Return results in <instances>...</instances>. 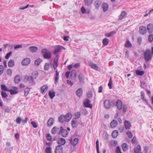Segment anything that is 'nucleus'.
<instances>
[{"instance_id":"nucleus-1","label":"nucleus","mask_w":153,"mask_h":153,"mask_svg":"<svg viewBox=\"0 0 153 153\" xmlns=\"http://www.w3.org/2000/svg\"><path fill=\"white\" fill-rule=\"evenodd\" d=\"M145 61L147 62L150 60L152 58L153 55L151 53V50L148 49L145 51L143 54Z\"/></svg>"},{"instance_id":"nucleus-2","label":"nucleus","mask_w":153,"mask_h":153,"mask_svg":"<svg viewBox=\"0 0 153 153\" xmlns=\"http://www.w3.org/2000/svg\"><path fill=\"white\" fill-rule=\"evenodd\" d=\"M41 53L43 55L44 58L46 59H49L52 57L51 53L47 49L45 48L42 50Z\"/></svg>"},{"instance_id":"nucleus-3","label":"nucleus","mask_w":153,"mask_h":153,"mask_svg":"<svg viewBox=\"0 0 153 153\" xmlns=\"http://www.w3.org/2000/svg\"><path fill=\"white\" fill-rule=\"evenodd\" d=\"M61 134L62 136L63 137H66L68 135V132L65 129H63L62 126L60 127V130L58 132V134Z\"/></svg>"},{"instance_id":"nucleus-4","label":"nucleus","mask_w":153,"mask_h":153,"mask_svg":"<svg viewBox=\"0 0 153 153\" xmlns=\"http://www.w3.org/2000/svg\"><path fill=\"white\" fill-rule=\"evenodd\" d=\"M24 80L26 82H28L29 83L34 84V80L31 76L25 75L24 76Z\"/></svg>"},{"instance_id":"nucleus-5","label":"nucleus","mask_w":153,"mask_h":153,"mask_svg":"<svg viewBox=\"0 0 153 153\" xmlns=\"http://www.w3.org/2000/svg\"><path fill=\"white\" fill-rule=\"evenodd\" d=\"M104 104L105 107L106 109H109L112 106L111 102L107 100H105Z\"/></svg>"},{"instance_id":"nucleus-6","label":"nucleus","mask_w":153,"mask_h":153,"mask_svg":"<svg viewBox=\"0 0 153 153\" xmlns=\"http://www.w3.org/2000/svg\"><path fill=\"white\" fill-rule=\"evenodd\" d=\"M64 48V47L59 45L57 46L55 48L54 51L53 53L55 55H56L58 53L61 52V50Z\"/></svg>"},{"instance_id":"nucleus-7","label":"nucleus","mask_w":153,"mask_h":153,"mask_svg":"<svg viewBox=\"0 0 153 153\" xmlns=\"http://www.w3.org/2000/svg\"><path fill=\"white\" fill-rule=\"evenodd\" d=\"M57 143L58 144H60L61 146H64L66 143L65 140L62 138H58L57 140Z\"/></svg>"},{"instance_id":"nucleus-8","label":"nucleus","mask_w":153,"mask_h":153,"mask_svg":"<svg viewBox=\"0 0 153 153\" xmlns=\"http://www.w3.org/2000/svg\"><path fill=\"white\" fill-rule=\"evenodd\" d=\"M139 31L142 35L145 34L147 32V29L146 27L141 26L139 28Z\"/></svg>"},{"instance_id":"nucleus-9","label":"nucleus","mask_w":153,"mask_h":153,"mask_svg":"<svg viewBox=\"0 0 153 153\" xmlns=\"http://www.w3.org/2000/svg\"><path fill=\"white\" fill-rule=\"evenodd\" d=\"M30 62V60L29 58H25L23 59L22 62V64L23 65H27Z\"/></svg>"},{"instance_id":"nucleus-10","label":"nucleus","mask_w":153,"mask_h":153,"mask_svg":"<svg viewBox=\"0 0 153 153\" xmlns=\"http://www.w3.org/2000/svg\"><path fill=\"white\" fill-rule=\"evenodd\" d=\"M63 151V147L61 145H58L56 148L55 153H62Z\"/></svg>"},{"instance_id":"nucleus-11","label":"nucleus","mask_w":153,"mask_h":153,"mask_svg":"<svg viewBox=\"0 0 153 153\" xmlns=\"http://www.w3.org/2000/svg\"><path fill=\"white\" fill-rule=\"evenodd\" d=\"M147 30L148 33H152L153 32V24H149L147 26Z\"/></svg>"},{"instance_id":"nucleus-12","label":"nucleus","mask_w":153,"mask_h":153,"mask_svg":"<svg viewBox=\"0 0 153 153\" xmlns=\"http://www.w3.org/2000/svg\"><path fill=\"white\" fill-rule=\"evenodd\" d=\"M89 65L90 67L92 69L95 70L96 71H99L100 69V68L96 65V64L93 63V62L90 63Z\"/></svg>"},{"instance_id":"nucleus-13","label":"nucleus","mask_w":153,"mask_h":153,"mask_svg":"<svg viewBox=\"0 0 153 153\" xmlns=\"http://www.w3.org/2000/svg\"><path fill=\"white\" fill-rule=\"evenodd\" d=\"M65 119V122H68L71 119L72 117V114L71 113H68L66 115H64Z\"/></svg>"},{"instance_id":"nucleus-14","label":"nucleus","mask_w":153,"mask_h":153,"mask_svg":"<svg viewBox=\"0 0 153 153\" xmlns=\"http://www.w3.org/2000/svg\"><path fill=\"white\" fill-rule=\"evenodd\" d=\"M54 122V120L52 117H51L48 120L47 125L48 127H50L52 126Z\"/></svg>"},{"instance_id":"nucleus-15","label":"nucleus","mask_w":153,"mask_h":153,"mask_svg":"<svg viewBox=\"0 0 153 153\" xmlns=\"http://www.w3.org/2000/svg\"><path fill=\"white\" fill-rule=\"evenodd\" d=\"M90 101L89 100L86 99V101L83 103V104L85 107L92 108V105L91 104H90Z\"/></svg>"},{"instance_id":"nucleus-16","label":"nucleus","mask_w":153,"mask_h":153,"mask_svg":"<svg viewBox=\"0 0 153 153\" xmlns=\"http://www.w3.org/2000/svg\"><path fill=\"white\" fill-rule=\"evenodd\" d=\"M116 105L118 109L121 110L122 108L123 103L121 100H118L116 102Z\"/></svg>"},{"instance_id":"nucleus-17","label":"nucleus","mask_w":153,"mask_h":153,"mask_svg":"<svg viewBox=\"0 0 153 153\" xmlns=\"http://www.w3.org/2000/svg\"><path fill=\"white\" fill-rule=\"evenodd\" d=\"M8 91L10 92V94L12 95H14L18 93V89L17 87H15L13 89L9 90Z\"/></svg>"},{"instance_id":"nucleus-18","label":"nucleus","mask_w":153,"mask_h":153,"mask_svg":"<svg viewBox=\"0 0 153 153\" xmlns=\"http://www.w3.org/2000/svg\"><path fill=\"white\" fill-rule=\"evenodd\" d=\"M59 130H60V128L56 126H55L52 128L51 132L52 134H55L57 133H58Z\"/></svg>"},{"instance_id":"nucleus-19","label":"nucleus","mask_w":153,"mask_h":153,"mask_svg":"<svg viewBox=\"0 0 153 153\" xmlns=\"http://www.w3.org/2000/svg\"><path fill=\"white\" fill-rule=\"evenodd\" d=\"M29 50L32 53L36 52L38 50V48L36 46H33L30 47Z\"/></svg>"},{"instance_id":"nucleus-20","label":"nucleus","mask_w":153,"mask_h":153,"mask_svg":"<svg viewBox=\"0 0 153 153\" xmlns=\"http://www.w3.org/2000/svg\"><path fill=\"white\" fill-rule=\"evenodd\" d=\"M71 124L73 128H76L77 126V120L76 119L73 118L71 121Z\"/></svg>"},{"instance_id":"nucleus-21","label":"nucleus","mask_w":153,"mask_h":153,"mask_svg":"<svg viewBox=\"0 0 153 153\" xmlns=\"http://www.w3.org/2000/svg\"><path fill=\"white\" fill-rule=\"evenodd\" d=\"M83 92L82 89L81 88H79L76 91V95L79 97L82 96Z\"/></svg>"},{"instance_id":"nucleus-22","label":"nucleus","mask_w":153,"mask_h":153,"mask_svg":"<svg viewBox=\"0 0 153 153\" xmlns=\"http://www.w3.org/2000/svg\"><path fill=\"white\" fill-rule=\"evenodd\" d=\"M79 141V139L77 137L75 138L73 140L71 141V143L73 145V146H76L78 143Z\"/></svg>"},{"instance_id":"nucleus-23","label":"nucleus","mask_w":153,"mask_h":153,"mask_svg":"<svg viewBox=\"0 0 153 153\" xmlns=\"http://www.w3.org/2000/svg\"><path fill=\"white\" fill-rule=\"evenodd\" d=\"M48 87L45 85L42 86L41 88V92L42 94H44L46 91H47L48 89Z\"/></svg>"},{"instance_id":"nucleus-24","label":"nucleus","mask_w":153,"mask_h":153,"mask_svg":"<svg viewBox=\"0 0 153 153\" xmlns=\"http://www.w3.org/2000/svg\"><path fill=\"white\" fill-rule=\"evenodd\" d=\"M117 125V122L115 120H113L110 123V126L111 128H114L116 127Z\"/></svg>"},{"instance_id":"nucleus-25","label":"nucleus","mask_w":153,"mask_h":153,"mask_svg":"<svg viewBox=\"0 0 153 153\" xmlns=\"http://www.w3.org/2000/svg\"><path fill=\"white\" fill-rule=\"evenodd\" d=\"M122 148L124 152H126L128 150V146L127 144L126 143H123L122 145Z\"/></svg>"},{"instance_id":"nucleus-26","label":"nucleus","mask_w":153,"mask_h":153,"mask_svg":"<svg viewBox=\"0 0 153 153\" xmlns=\"http://www.w3.org/2000/svg\"><path fill=\"white\" fill-rule=\"evenodd\" d=\"M101 1L100 0H97L94 2V5L95 7L98 9L101 4Z\"/></svg>"},{"instance_id":"nucleus-27","label":"nucleus","mask_w":153,"mask_h":153,"mask_svg":"<svg viewBox=\"0 0 153 153\" xmlns=\"http://www.w3.org/2000/svg\"><path fill=\"white\" fill-rule=\"evenodd\" d=\"M125 126L126 129H129L131 126V124L128 121L126 120L124 122Z\"/></svg>"},{"instance_id":"nucleus-28","label":"nucleus","mask_w":153,"mask_h":153,"mask_svg":"<svg viewBox=\"0 0 153 153\" xmlns=\"http://www.w3.org/2000/svg\"><path fill=\"white\" fill-rule=\"evenodd\" d=\"M127 14V13L125 11H122L119 16V20H121Z\"/></svg>"},{"instance_id":"nucleus-29","label":"nucleus","mask_w":153,"mask_h":153,"mask_svg":"<svg viewBox=\"0 0 153 153\" xmlns=\"http://www.w3.org/2000/svg\"><path fill=\"white\" fill-rule=\"evenodd\" d=\"M49 96L51 99H53L55 96V91H50L49 92Z\"/></svg>"},{"instance_id":"nucleus-30","label":"nucleus","mask_w":153,"mask_h":153,"mask_svg":"<svg viewBox=\"0 0 153 153\" xmlns=\"http://www.w3.org/2000/svg\"><path fill=\"white\" fill-rule=\"evenodd\" d=\"M78 79L80 83H83L84 82V76L82 74H81L79 75Z\"/></svg>"},{"instance_id":"nucleus-31","label":"nucleus","mask_w":153,"mask_h":153,"mask_svg":"<svg viewBox=\"0 0 153 153\" xmlns=\"http://www.w3.org/2000/svg\"><path fill=\"white\" fill-rule=\"evenodd\" d=\"M102 7L103 9V11L105 12L108 10V6L107 3H104L102 4Z\"/></svg>"},{"instance_id":"nucleus-32","label":"nucleus","mask_w":153,"mask_h":153,"mask_svg":"<svg viewBox=\"0 0 153 153\" xmlns=\"http://www.w3.org/2000/svg\"><path fill=\"white\" fill-rule=\"evenodd\" d=\"M141 150V148L140 145H137L136 147H135L134 152L135 153H139Z\"/></svg>"},{"instance_id":"nucleus-33","label":"nucleus","mask_w":153,"mask_h":153,"mask_svg":"<svg viewBox=\"0 0 153 153\" xmlns=\"http://www.w3.org/2000/svg\"><path fill=\"white\" fill-rule=\"evenodd\" d=\"M59 78V72L57 70L56 71V75L55 77V84L57 83L58 81Z\"/></svg>"},{"instance_id":"nucleus-34","label":"nucleus","mask_w":153,"mask_h":153,"mask_svg":"<svg viewBox=\"0 0 153 153\" xmlns=\"http://www.w3.org/2000/svg\"><path fill=\"white\" fill-rule=\"evenodd\" d=\"M38 76V72L37 71H35L32 73L31 76L34 80Z\"/></svg>"},{"instance_id":"nucleus-35","label":"nucleus","mask_w":153,"mask_h":153,"mask_svg":"<svg viewBox=\"0 0 153 153\" xmlns=\"http://www.w3.org/2000/svg\"><path fill=\"white\" fill-rule=\"evenodd\" d=\"M20 81V76L19 75H16L14 79V82L16 83H18Z\"/></svg>"},{"instance_id":"nucleus-36","label":"nucleus","mask_w":153,"mask_h":153,"mask_svg":"<svg viewBox=\"0 0 153 153\" xmlns=\"http://www.w3.org/2000/svg\"><path fill=\"white\" fill-rule=\"evenodd\" d=\"M15 62L14 60L10 59L8 62V66L10 67H13L14 65Z\"/></svg>"},{"instance_id":"nucleus-37","label":"nucleus","mask_w":153,"mask_h":153,"mask_svg":"<svg viewBox=\"0 0 153 153\" xmlns=\"http://www.w3.org/2000/svg\"><path fill=\"white\" fill-rule=\"evenodd\" d=\"M59 121L62 123H64L65 121L64 116L63 115H60L59 117Z\"/></svg>"},{"instance_id":"nucleus-38","label":"nucleus","mask_w":153,"mask_h":153,"mask_svg":"<svg viewBox=\"0 0 153 153\" xmlns=\"http://www.w3.org/2000/svg\"><path fill=\"white\" fill-rule=\"evenodd\" d=\"M136 74L138 75L141 76L144 74V71H141L140 70H137L136 71Z\"/></svg>"},{"instance_id":"nucleus-39","label":"nucleus","mask_w":153,"mask_h":153,"mask_svg":"<svg viewBox=\"0 0 153 153\" xmlns=\"http://www.w3.org/2000/svg\"><path fill=\"white\" fill-rule=\"evenodd\" d=\"M109 42V40L108 39L105 38L102 41V42L103 44V45H107Z\"/></svg>"},{"instance_id":"nucleus-40","label":"nucleus","mask_w":153,"mask_h":153,"mask_svg":"<svg viewBox=\"0 0 153 153\" xmlns=\"http://www.w3.org/2000/svg\"><path fill=\"white\" fill-rule=\"evenodd\" d=\"M125 46L127 48H130L132 46V45L130 42L128 40L125 44Z\"/></svg>"},{"instance_id":"nucleus-41","label":"nucleus","mask_w":153,"mask_h":153,"mask_svg":"<svg viewBox=\"0 0 153 153\" xmlns=\"http://www.w3.org/2000/svg\"><path fill=\"white\" fill-rule=\"evenodd\" d=\"M76 75V71L73 70L70 72V76L71 78H75Z\"/></svg>"},{"instance_id":"nucleus-42","label":"nucleus","mask_w":153,"mask_h":153,"mask_svg":"<svg viewBox=\"0 0 153 153\" xmlns=\"http://www.w3.org/2000/svg\"><path fill=\"white\" fill-rule=\"evenodd\" d=\"M118 131L117 130H114L112 133V136L113 138H115L118 136Z\"/></svg>"},{"instance_id":"nucleus-43","label":"nucleus","mask_w":153,"mask_h":153,"mask_svg":"<svg viewBox=\"0 0 153 153\" xmlns=\"http://www.w3.org/2000/svg\"><path fill=\"white\" fill-rule=\"evenodd\" d=\"M42 62V60L40 58H38L36 59L34 62L35 64L36 65H39L41 62Z\"/></svg>"},{"instance_id":"nucleus-44","label":"nucleus","mask_w":153,"mask_h":153,"mask_svg":"<svg viewBox=\"0 0 153 153\" xmlns=\"http://www.w3.org/2000/svg\"><path fill=\"white\" fill-rule=\"evenodd\" d=\"M50 63H46L44 65V70L45 71H48L50 68Z\"/></svg>"},{"instance_id":"nucleus-45","label":"nucleus","mask_w":153,"mask_h":153,"mask_svg":"<svg viewBox=\"0 0 153 153\" xmlns=\"http://www.w3.org/2000/svg\"><path fill=\"white\" fill-rule=\"evenodd\" d=\"M110 143L111 146L113 147H115L117 145V142L115 140H112L110 141Z\"/></svg>"},{"instance_id":"nucleus-46","label":"nucleus","mask_w":153,"mask_h":153,"mask_svg":"<svg viewBox=\"0 0 153 153\" xmlns=\"http://www.w3.org/2000/svg\"><path fill=\"white\" fill-rule=\"evenodd\" d=\"M93 2V0H85V3L88 6L91 5Z\"/></svg>"},{"instance_id":"nucleus-47","label":"nucleus","mask_w":153,"mask_h":153,"mask_svg":"<svg viewBox=\"0 0 153 153\" xmlns=\"http://www.w3.org/2000/svg\"><path fill=\"white\" fill-rule=\"evenodd\" d=\"M1 89L4 91H8L9 89L4 85H1Z\"/></svg>"},{"instance_id":"nucleus-48","label":"nucleus","mask_w":153,"mask_h":153,"mask_svg":"<svg viewBox=\"0 0 153 153\" xmlns=\"http://www.w3.org/2000/svg\"><path fill=\"white\" fill-rule=\"evenodd\" d=\"M30 91V88H27L24 90V96L26 97L28 94L29 91Z\"/></svg>"},{"instance_id":"nucleus-49","label":"nucleus","mask_w":153,"mask_h":153,"mask_svg":"<svg viewBox=\"0 0 153 153\" xmlns=\"http://www.w3.org/2000/svg\"><path fill=\"white\" fill-rule=\"evenodd\" d=\"M1 95L3 98H6L7 97V94L5 92L1 91Z\"/></svg>"},{"instance_id":"nucleus-50","label":"nucleus","mask_w":153,"mask_h":153,"mask_svg":"<svg viewBox=\"0 0 153 153\" xmlns=\"http://www.w3.org/2000/svg\"><path fill=\"white\" fill-rule=\"evenodd\" d=\"M112 81L111 77L110 79V80H109V83L108 84V85L109 86L110 89H111L112 88Z\"/></svg>"},{"instance_id":"nucleus-51","label":"nucleus","mask_w":153,"mask_h":153,"mask_svg":"<svg viewBox=\"0 0 153 153\" xmlns=\"http://www.w3.org/2000/svg\"><path fill=\"white\" fill-rule=\"evenodd\" d=\"M140 84V86L142 88H145L146 87V83L144 81H141Z\"/></svg>"},{"instance_id":"nucleus-52","label":"nucleus","mask_w":153,"mask_h":153,"mask_svg":"<svg viewBox=\"0 0 153 153\" xmlns=\"http://www.w3.org/2000/svg\"><path fill=\"white\" fill-rule=\"evenodd\" d=\"M148 40L149 42H152L153 41V34H151L149 35Z\"/></svg>"},{"instance_id":"nucleus-53","label":"nucleus","mask_w":153,"mask_h":153,"mask_svg":"<svg viewBox=\"0 0 153 153\" xmlns=\"http://www.w3.org/2000/svg\"><path fill=\"white\" fill-rule=\"evenodd\" d=\"M45 152L46 153H52L51 148V147H47L45 149Z\"/></svg>"},{"instance_id":"nucleus-54","label":"nucleus","mask_w":153,"mask_h":153,"mask_svg":"<svg viewBox=\"0 0 153 153\" xmlns=\"http://www.w3.org/2000/svg\"><path fill=\"white\" fill-rule=\"evenodd\" d=\"M126 134L129 138H131L133 137L132 133L130 131H128L126 133Z\"/></svg>"},{"instance_id":"nucleus-55","label":"nucleus","mask_w":153,"mask_h":153,"mask_svg":"<svg viewBox=\"0 0 153 153\" xmlns=\"http://www.w3.org/2000/svg\"><path fill=\"white\" fill-rule=\"evenodd\" d=\"M116 153H122L121 151V148L119 146H117V147L116 148Z\"/></svg>"},{"instance_id":"nucleus-56","label":"nucleus","mask_w":153,"mask_h":153,"mask_svg":"<svg viewBox=\"0 0 153 153\" xmlns=\"http://www.w3.org/2000/svg\"><path fill=\"white\" fill-rule=\"evenodd\" d=\"M22 121L21 118L20 117H18L16 120V123L18 124H20Z\"/></svg>"},{"instance_id":"nucleus-57","label":"nucleus","mask_w":153,"mask_h":153,"mask_svg":"<svg viewBox=\"0 0 153 153\" xmlns=\"http://www.w3.org/2000/svg\"><path fill=\"white\" fill-rule=\"evenodd\" d=\"M4 68L3 65H0V75H1L3 72Z\"/></svg>"},{"instance_id":"nucleus-58","label":"nucleus","mask_w":153,"mask_h":153,"mask_svg":"<svg viewBox=\"0 0 153 153\" xmlns=\"http://www.w3.org/2000/svg\"><path fill=\"white\" fill-rule=\"evenodd\" d=\"M81 114L79 112H77L75 114V119L79 118Z\"/></svg>"},{"instance_id":"nucleus-59","label":"nucleus","mask_w":153,"mask_h":153,"mask_svg":"<svg viewBox=\"0 0 153 153\" xmlns=\"http://www.w3.org/2000/svg\"><path fill=\"white\" fill-rule=\"evenodd\" d=\"M31 123V125H32L33 127L34 128H37L38 126L37 124V123L34 122V121H32Z\"/></svg>"},{"instance_id":"nucleus-60","label":"nucleus","mask_w":153,"mask_h":153,"mask_svg":"<svg viewBox=\"0 0 153 153\" xmlns=\"http://www.w3.org/2000/svg\"><path fill=\"white\" fill-rule=\"evenodd\" d=\"M12 54V52H10L7 53L5 56V58L6 59H8Z\"/></svg>"},{"instance_id":"nucleus-61","label":"nucleus","mask_w":153,"mask_h":153,"mask_svg":"<svg viewBox=\"0 0 153 153\" xmlns=\"http://www.w3.org/2000/svg\"><path fill=\"white\" fill-rule=\"evenodd\" d=\"M7 74L8 75L11 76L12 74V71L10 68L8 69L7 70Z\"/></svg>"},{"instance_id":"nucleus-62","label":"nucleus","mask_w":153,"mask_h":153,"mask_svg":"<svg viewBox=\"0 0 153 153\" xmlns=\"http://www.w3.org/2000/svg\"><path fill=\"white\" fill-rule=\"evenodd\" d=\"M46 137L48 140H50L52 139V137L50 134H46Z\"/></svg>"},{"instance_id":"nucleus-63","label":"nucleus","mask_w":153,"mask_h":153,"mask_svg":"<svg viewBox=\"0 0 153 153\" xmlns=\"http://www.w3.org/2000/svg\"><path fill=\"white\" fill-rule=\"evenodd\" d=\"M58 66V62H54L53 63V67L54 69H56Z\"/></svg>"},{"instance_id":"nucleus-64","label":"nucleus","mask_w":153,"mask_h":153,"mask_svg":"<svg viewBox=\"0 0 153 153\" xmlns=\"http://www.w3.org/2000/svg\"><path fill=\"white\" fill-rule=\"evenodd\" d=\"M127 106L126 105H123V112L125 113L127 111Z\"/></svg>"}]
</instances>
